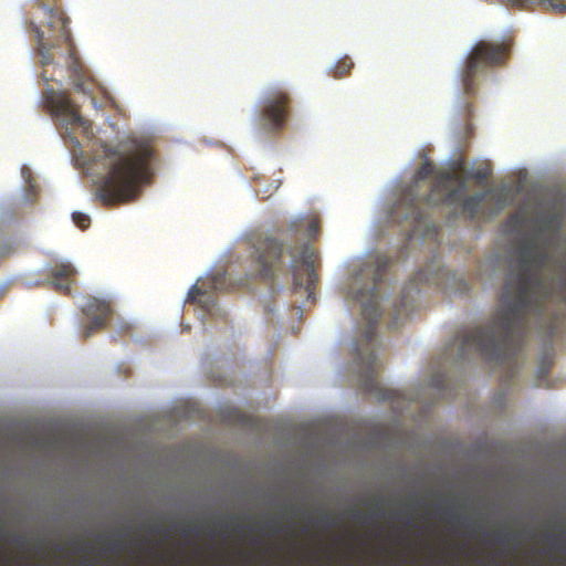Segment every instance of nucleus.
Wrapping results in <instances>:
<instances>
[{
	"label": "nucleus",
	"mask_w": 566,
	"mask_h": 566,
	"mask_svg": "<svg viewBox=\"0 0 566 566\" xmlns=\"http://www.w3.org/2000/svg\"><path fill=\"white\" fill-rule=\"evenodd\" d=\"M500 3L507 8L520 10L533 9L541 7L546 11H552L556 14H566L565 0H497Z\"/></svg>",
	"instance_id": "12"
},
{
	"label": "nucleus",
	"mask_w": 566,
	"mask_h": 566,
	"mask_svg": "<svg viewBox=\"0 0 566 566\" xmlns=\"http://www.w3.org/2000/svg\"><path fill=\"white\" fill-rule=\"evenodd\" d=\"M490 176V170L488 168H479L472 171L468 178L474 179L476 181H485Z\"/></svg>",
	"instance_id": "21"
},
{
	"label": "nucleus",
	"mask_w": 566,
	"mask_h": 566,
	"mask_svg": "<svg viewBox=\"0 0 566 566\" xmlns=\"http://www.w3.org/2000/svg\"><path fill=\"white\" fill-rule=\"evenodd\" d=\"M551 328H552V329H554V328H555V324H554V323H552V324H551Z\"/></svg>",
	"instance_id": "33"
},
{
	"label": "nucleus",
	"mask_w": 566,
	"mask_h": 566,
	"mask_svg": "<svg viewBox=\"0 0 566 566\" xmlns=\"http://www.w3.org/2000/svg\"><path fill=\"white\" fill-rule=\"evenodd\" d=\"M11 252H12V249L10 247H7V248H4L1 256H6V255L10 254Z\"/></svg>",
	"instance_id": "27"
},
{
	"label": "nucleus",
	"mask_w": 566,
	"mask_h": 566,
	"mask_svg": "<svg viewBox=\"0 0 566 566\" xmlns=\"http://www.w3.org/2000/svg\"><path fill=\"white\" fill-rule=\"evenodd\" d=\"M300 222L295 221L292 222L289 228L290 238H293L295 240L294 247H289L286 249V252L291 256V263L290 268L293 273V280L296 287L303 286L302 280L297 276V268L300 264H303L305 266V270L307 272L308 279H307V285L306 291L308 295H311L313 285L317 279V275L314 270V250L308 244H298V231H300Z\"/></svg>",
	"instance_id": "9"
},
{
	"label": "nucleus",
	"mask_w": 566,
	"mask_h": 566,
	"mask_svg": "<svg viewBox=\"0 0 566 566\" xmlns=\"http://www.w3.org/2000/svg\"><path fill=\"white\" fill-rule=\"evenodd\" d=\"M161 531L160 526L159 525H155L151 527V533L155 534V533H159Z\"/></svg>",
	"instance_id": "28"
},
{
	"label": "nucleus",
	"mask_w": 566,
	"mask_h": 566,
	"mask_svg": "<svg viewBox=\"0 0 566 566\" xmlns=\"http://www.w3.org/2000/svg\"><path fill=\"white\" fill-rule=\"evenodd\" d=\"M463 196L464 193L462 195L459 205L462 202L464 212H467L469 217L473 219L478 214L479 209L485 199L486 192L475 193L467 197L465 199H463ZM455 206H458V203Z\"/></svg>",
	"instance_id": "17"
},
{
	"label": "nucleus",
	"mask_w": 566,
	"mask_h": 566,
	"mask_svg": "<svg viewBox=\"0 0 566 566\" xmlns=\"http://www.w3.org/2000/svg\"><path fill=\"white\" fill-rule=\"evenodd\" d=\"M376 506H377L378 509H382V506H384V501H382L381 499H380V500H378V501H377V503H376Z\"/></svg>",
	"instance_id": "30"
},
{
	"label": "nucleus",
	"mask_w": 566,
	"mask_h": 566,
	"mask_svg": "<svg viewBox=\"0 0 566 566\" xmlns=\"http://www.w3.org/2000/svg\"><path fill=\"white\" fill-rule=\"evenodd\" d=\"M416 279H417L418 281H421V282H431V281H432V279H431V277H429V276H427V275L423 273V271H419V272L417 273V277H416Z\"/></svg>",
	"instance_id": "24"
},
{
	"label": "nucleus",
	"mask_w": 566,
	"mask_h": 566,
	"mask_svg": "<svg viewBox=\"0 0 566 566\" xmlns=\"http://www.w3.org/2000/svg\"><path fill=\"white\" fill-rule=\"evenodd\" d=\"M73 222L81 229L86 230L91 224V219L87 214L82 212H74L72 214Z\"/></svg>",
	"instance_id": "20"
},
{
	"label": "nucleus",
	"mask_w": 566,
	"mask_h": 566,
	"mask_svg": "<svg viewBox=\"0 0 566 566\" xmlns=\"http://www.w3.org/2000/svg\"><path fill=\"white\" fill-rule=\"evenodd\" d=\"M76 274V270L71 263H61L51 271V284L56 291L69 294L71 291V277Z\"/></svg>",
	"instance_id": "13"
},
{
	"label": "nucleus",
	"mask_w": 566,
	"mask_h": 566,
	"mask_svg": "<svg viewBox=\"0 0 566 566\" xmlns=\"http://www.w3.org/2000/svg\"><path fill=\"white\" fill-rule=\"evenodd\" d=\"M291 94L282 87L271 88L262 101L261 117L270 132H280L289 117Z\"/></svg>",
	"instance_id": "8"
},
{
	"label": "nucleus",
	"mask_w": 566,
	"mask_h": 566,
	"mask_svg": "<svg viewBox=\"0 0 566 566\" xmlns=\"http://www.w3.org/2000/svg\"><path fill=\"white\" fill-rule=\"evenodd\" d=\"M512 49V40L488 41L475 43L469 53L464 66L460 73L463 91L468 95H474L478 91V77L488 69L504 65L509 60Z\"/></svg>",
	"instance_id": "5"
},
{
	"label": "nucleus",
	"mask_w": 566,
	"mask_h": 566,
	"mask_svg": "<svg viewBox=\"0 0 566 566\" xmlns=\"http://www.w3.org/2000/svg\"><path fill=\"white\" fill-rule=\"evenodd\" d=\"M82 311L90 318V323L83 331L82 336L84 339L90 338L95 332L103 329L108 317L113 314L111 302L96 296H90Z\"/></svg>",
	"instance_id": "10"
},
{
	"label": "nucleus",
	"mask_w": 566,
	"mask_h": 566,
	"mask_svg": "<svg viewBox=\"0 0 566 566\" xmlns=\"http://www.w3.org/2000/svg\"><path fill=\"white\" fill-rule=\"evenodd\" d=\"M223 526L229 528L230 526H238V523L234 521V518H231V521L226 523Z\"/></svg>",
	"instance_id": "26"
},
{
	"label": "nucleus",
	"mask_w": 566,
	"mask_h": 566,
	"mask_svg": "<svg viewBox=\"0 0 566 566\" xmlns=\"http://www.w3.org/2000/svg\"><path fill=\"white\" fill-rule=\"evenodd\" d=\"M226 279H227V275L226 273H217L216 275H213L210 281H209V286H208V290H206L202 286H198V285H193L190 290H189V293H188V300L191 301V302H199L201 303L202 300L201 297L203 296H207L208 293H209V290L211 291H221L224 289V285H226Z\"/></svg>",
	"instance_id": "15"
},
{
	"label": "nucleus",
	"mask_w": 566,
	"mask_h": 566,
	"mask_svg": "<svg viewBox=\"0 0 566 566\" xmlns=\"http://www.w3.org/2000/svg\"><path fill=\"white\" fill-rule=\"evenodd\" d=\"M318 231V222L316 220H310L307 223V237H315Z\"/></svg>",
	"instance_id": "23"
},
{
	"label": "nucleus",
	"mask_w": 566,
	"mask_h": 566,
	"mask_svg": "<svg viewBox=\"0 0 566 566\" xmlns=\"http://www.w3.org/2000/svg\"><path fill=\"white\" fill-rule=\"evenodd\" d=\"M434 174V166L429 160L422 163L416 171L413 180L401 192L390 210V219L395 223L408 222L412 231L421 223L423 213L421 205L453 206L460 202L467 191V180L453 171L439 172L431 185L430 192L420 195V182Z\"/></svg>",
	"instance_id": "4"
},
{
	"label": "nucleus",
	"mask_w": 566,
	"mask_h": 566,
	"mask_svg": "<svg viewBox=\"0 0 566 566\" xmlns=\"http://www.w3.org/2000/svg\"><path fill=\"white\" fill-rule=\"evenodd\" d=\"M251 259L256 274L263 280L273 279L275 271L283 264V243L280 239L263 233L248 238Z\"/></svg>",
	"instance_id": "6"
},
{
	"label": "nucleus",
	"mask_w": 566,
	"mask_h": 566,
	"mask_svg": "<svg viewBox=\"0 0 566 566\" xmlns=\"http://www.w3.org/2000/svg\"><path fill=\"white\" fill-rule=\"evenodd\" d=\"M30 29L34 33L38 42V54L40 56V64L42 67L51 65L54 61L53 55L51 54V50L59 45L61 41L55 40V42L48 43L44 41V33L41 28L34 23L30 22Z\"/></svg>",
	"instance_id": "14"
},
{
	"label": "nucleus",
	"mask_w": 566,
	"mask_h": 566,
	"mask_svg": "<svg viewBox=\"0 0 566 566\" xmlns=\"http://www.w3.org/2000/svg\"><path fill=\"white\" fill-rule=\"evenodd\" d=\"M537 222L536 237L524 239L518 247V269L505 284L500 307L489 322L463 334L459 348L462 358L478 355L511 369L516 366L531 322L542 325L552 286L542 275L549 253L538 245L537 237L551 231L557 220L551 216Z\"/></svg>",
	"instance_id": "1"
},
{
	"label": "nucleus",
	"mask_w": 566,
	"mask_h": 566,
	"mask_svg": "<svg viewBox=\"0 0 566 566\" xmlns=\"http://www.w3.org/2000/svg\"><path fill=\"white\" fill-rule=\"evenodd\" d=\"M44 104L50 114L59 118L66 128L82 127L85 133L90 130V120L81 116L78 107L66 93L48 90L44 94Z\"/></svg>",
	"instance_id": "7"
},
{
	"label": "nucleus",
	"mask_w": 566,
	"mask_h": 566,
	"mask_svg": "<svg viewBox=\"0 0 566 566\" xmlns=\"http://www.w3.org/2000/svg\"><path fill=\"white\" fill-rule=\"evenodd\" d=\"M448 515H449V520L450 521H453L457 517L455 514L452 511L448 512Z\"/></svg>",
	"instance_id": "29"
},
{
	"label": "nucleus",
	"mask_w": 566,
	"mask_h": 566,
	"mask_svg": "<svg viewBox=\"0 0 566 566\" xmlns=\"http://www.w3.org/2000/svg\"><path fill=\"white\" fill-rule=\"evenodd\" d=\"M495 199H496V203H497L499 209H502L507 203V193L504 192V191H497L495 193Z\"/></svg>",
	"instance_id": "22"
},
{
	"label": "nucleus",
	"mask_w": 566,
	"mask_h": 566,
	"mask_svg": "<svg viewBox=\"0 0 566 566\" xmlns=\"http://www.w3.org/2000/svg\"><path fill=\"white\" fill-rule=\"evenodd\" d=\"M41 76H42L43 81L46 82V83H49L50 81L53 80L51 76L46 75V71H43Z\"/></svg>",
	"instance_id": "25"
},
{
	"label": "nucleus",
	"mask_w": 566,
	"mask_h": 566,
	"mask_svg": "<svg viewBox=\"0 0 566 566\" xmlns=\"http://www.w3.org/2000/svg\"><path fill=\"white\" fill-rule=\"evenodd\" d=\"M391 327H397V323H396V322H392V323H391Z\"/></svg>",
	"instance_id": "32"
},
{
	"label": "nucleus",
	"mask_w": 566,
	"mask_h": 566,
	"mask_svg": "<svg viewBox=\"0 0 566 566\" xmlns=\"http://www.w3.org/2000/svg\"><path fill=\"white\" fill-rule=\"evenodd\" d=\"M353 67V62L345 59L344 61H340L338 62L336 65H335V69H334V76L335 77H343L345 76L349 70Z\"/></svg>",
	"instance_id": "19"
},
{
	"label": "nucleus",
	"mask_w": 566,
	"mask_h": 566,
	"mask_svg": "<svg viewBox=\"0 0 566 566\" xmlns=\"http://www.w3.org/2000/svg\"><path fill=\"white\" fill-rule=\"evenodd\" d=\"M46 19V27L54 33H56L55 40L64 43L71 42V32L69 29V19L64 12L57 8H51L45 4H40Z\"/></svg>",
	"instance_id": "11"
},
{
	"label": "nucleus",
	"mask_w": 566,
	"mask_h": 566,
	"mask_svg": "<svg viewBox=\"0 0 566 566\" xmlns=\"http://www.w3.org/2000/svg\"><path fill=\"white\" fill-rule=\"evenodd\" d=\"M153 148L146 140L129 139L117 147H104L97 161L107 168L97 188V198L105 206L133 201L143 184L150 178Z\"/></svg>",
	"instance_id": "2"
},
{
	"label": "nucleus",
	"mask_w": 566,
	"mask_h": 566,
	"mask_svg": "<svg viewBox=\"0 0 566 566\" xmlns=\"http://www.w3.org/2000/svg\"><path fill=\"white\" fill-rule=\"evenodd\" d=\"M191 531H192L193 533H199V530H198V527H197V526H193V527L191 528Z\"/></svg>",
	"instance_id": "31"
},
{
	"label": "nucleus",
	"mask_w": 566,
	"mask_h": 566,
	"mask_svg": "<svg viewBox=\"0 0 566 566\" xmlns=\"http://www.w3.org/2000/svg\"><path fill=\"white\" fill-rule=\"evenodd\" d=\"M70 72L75 88L85 93V84L91 78V74L73 53L71 54Z\"/></svg>",
	"instance_id": "16"
},
{
	"label": "nucleus",
	"mask_w": 566,
	"mask_h": 566,
	"mask_svg": "<svg viewBox=\"0 0 566 566\" xmlns=\"http://www.w3.org/2000/svg\"><path fill=\"white\" fill-rule=\"evenodd\" d=\"M387 266L388 260L385 256H378L366 264L363 273L371 274V286L359 290L355 296L361 303V316L366 321L364 332L354 344L359 387L365 394L374 395L380 401L392 399V392L384 388L377 379L379 361L375 355V336L381 316L378 284L382 281Z\"/></svg>",
	"instance_id": "3"
},
{
	"label": "nucleus",
	"mask_w": 566,
	"mask_h": 566,
	"mask_svg": "<svg viewBox=\"0 0 566 566\" xmlns=\"http://www.w3.org/2000/svg\"><path fill=\"white\" fill-rule=\"evenodd\" d=\"M499 541H501L502 543L506 542L505 539H502L500 536H499Z\"/></svg>",
	"instance_id": "34"
},
{
	"label": "nucleus",
	"mask_w": 566,
	"mask_h": 566,
	"mask_svg": "<svg viewBox=\"0 0 566 566\" xmlns=\"http://www.w3.org/2000/svg\"><path fill=\"white\" fill-rule=\"evenodd\" d=\"M526 222L525 211L523 209H518L513 212L504 223V228L510 233H515L521 231Z\"/></svg>",
	"instance_id": "18"
}]
</instances>
